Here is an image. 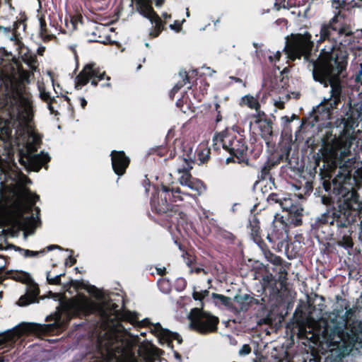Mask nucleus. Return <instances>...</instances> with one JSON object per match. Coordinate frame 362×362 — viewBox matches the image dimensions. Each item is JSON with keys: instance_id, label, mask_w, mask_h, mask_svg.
Listing matches in <instances>:
<instances>
[{"instance_id": "obj_49", "label": "nucleus", "mask_w": 362, "mask_h": 362, "mask_svg": "<svg viewBox=\"0 0 362 362\" xmlns=\"http://www.w3.org/2000/svg\"><path fill=\"white\" fill-rule=\"evenodd\" d=\"M295 118H296V116L293 115L291 117H288V116L283 117L281 118V119L286 123H289Z\"/></svg>"}, {"instance_id": "obj_40", "label": "nucleus", "mask_w": 362, "mask_h": 362, "mask_svg": "<svg viewBox=\"0 0 362 362\" xmlns=\"http://www.w3.org/2000/svg\"><path fill=\"white\" fill-rule=\"evenodd\" d=\"M281 52L279 51L276 52L273 55L269 57V59L271 62H275L280 59Z\"/></svg>"}, {"instance_id": "obj_25", "label": "nucleus", "mask_w": 362, "mask_h": 362, "mask_svg": "<svg viewBox=\"0 0 362 362\" xmlns=\"http://www.w3.org/2000/svg\"><path fill=\"white\" fill-rule=\"evenodd\" d=\"M39 90L41 99L47 103L49 110H50L51 113H53L54 110L51 103L54 99L50 96L49 92L46 91L42 86H39Z\"/></svg>"}, {"instance_id": "obj_5", "label": "nucleus", "mask_w": 362, "mask_h": 362, "mask_svg": "<svg viewBox=\"0 0 362 362\" xmlns=\"http://www.w3.org/2000/svg\"><path fill=\"white\" fill-rule=\"evenodd\" d=\"M350 310H346L345 316L339 317V311L336 310L329 314L330 322H327L322 332L320 343L325 346L329 351L343 358L354 349L362 353V338L351 334L346 330L347 317Z\"/></svg>"}, {"instance_id": "obj_58", "label": "nucleus", "mask_w": 362, "mask_h": 362, "mask_svg": "<svg viewBox=\"0 0 362 362\" xmlns=\"http://www.w3.org/2000/svg\"><path fill=\"white\" fill-rule=\"evenodd\" d=\"M165 268H163V269H158V272L160 274H163L165 273Z\"/></svg>"}, {"instance_id": "obj_1", "label": "nucleus", "mask_w": 362, "mask_h": 362, "mask_svg": "<svg viewBox=\"0 0 362 362\" xmlns=\"http://www.w3.org/2000/svg\"><path fill=\"white\" fill-rule=\"evenodd\" d=\"M0 79L5 84L6 111L9 119L0 124V139H13L18 146L19 161L26 169L38 171L49 160L48 154L43 152L35 154L40 136L33 124V105L31 95L21 86L16 88L11 77L0 70Z\"/></svg>"}, {"instance_id": "obj_42", "label": "nucleus", "mask_w": 362, "mask_h": 362, "mask_svg": "<svg viewBox=\"0 0 362 362\" xmlns=\"http://www.w3.org/2000/svg\"><path fill=\"white\" fill-rule=\"evenodd\" d=\"M90 292L93 293V294L99 300H102V293L96 289L95 288H93Z\"/></svg>"}, {"instance_id": "obj_54", "label": "nucleus", "mask_w": 362, "mask_h": 362, "mask_svg": "<svg viewBox=\"0 0 362 362\" xmlns=\"http://www.w3.org/2000/svg\"><path fill=\"white\" fill-rule=\"evenodd\" d=\"M275 105L276 107H278L279 108H283L284 107V104H283V102L281 101H278V102H276L275 103Z\"/></svg>"}, {"instance_id": "obj_4", "label": "nucleus", "mask_w": 362, "mask_h": 362, "mask_svg": "<svg viewBox=\"0 0 362 362\" xmlns=\"http://www.w3.org/2000/svg\"><path fill=\"white\" fill-rule=\"evenodd\" d=\"M346 54L341 47L325 48L322 50L316 61L309 62L313 78L325 87L330 86V96L325 98L323 103L317 106L315 110V120H327L330 118V108L334 107L339 101L341 85L339 74L346 66Z\"/></svg>"}, {"instance_id": "obj_11", "label": "nucleus", "mask_w": 362, "mask_h": 362, "mask_svg": "<svg viewBox=\"0 0 362 362\" xmlns=\"http://www.w3.org/2000/svg\"><path fill=\"white\" fill-rule=\"evenodd\" d=\"M136 5L137 11L140 14L148 18L154 25L153 30L149 33L150 36L153 37L158 36L163 30V25L160 18L154 12L148 2L144 0H139Z\"/></svg>"}, {"instance_id": "obj_14", "label": "nucleus", "mask_w": 362, "mask_h": 362, "mask_svg": "<svg viewBox=\"0 0 362 362\" xmlns=\"http://www.w3.org/2000/svg\"><path fill=\"white\" fill-rule=\"evenodd\" d=\"M214 141L215 142L214 145L217 148L221 144L224 149L228 151L231 155L237 157L243 156L247 151V147L243 144L240 146L238 141L233 140L230 142L228 137L223 136L220 134L214 136Z\"/></svg>"}, {"instance_id": "obj_47", "label": "nucleus", "mask_w": 362, "mask_h": 362, "mask_svg": "<svg viewBox=\"0 0 362 362\" xmlns=\"http://www.w3.org/2000/svg\"><path fill=\"white\" fill-rule=\"evenodd\" d=\"M79 103H80V105L81 107L83 109L85 108V107L87 105V101L84 98H79L78 99Z\"/></svg>"}, {"instance_id": "obj_27", "label": "nucleus", "mask_w": 362, "mask_h": 362, "mask_svg": "<svg viewBox=\"0 0 362 362\" xmlns=\"http://www.w3.org/2000/svg\"><path fill=\"white\" fill-rule=\"evenodd\" d=\"M165 200H163L161 204L158 203L156 204L155 201H153V205L158 213H165L170 210V205L167 203L166 195L164 197Z\"/></svg>"}, {"instance_id": "obj_19", "label": "nucleus", "mask_w": 362, "mask_h": 362, "mask_svg": "<svg viewBox=\"0 0 362 362\" xmlns=\"http://www.w3.org/2000/svg\"><path fill=\"white\" fill-rule=\"evenodd\" d=\"M257 125L261 137L268 144L273 132L272 122L269 120L266 119Z\"/></svg>"}, {"instance_id": "obj_39", "label": "nucleus", "mask_w": 362, "mask_h": 362, "mask_svg": "<svg viewBox=\"0 0 362 362\" xmlns=\"http://www.w3.org/2000/svg\"><path fill=\"white\" fill-rule=\"evenodd\" d=\"M356 82L362 84V63L360 64V69L355 76Z\"/></svg>"}, {"instance_id": "obj_12", "label": "nucleus", "mask_w": 362, "mask_h": 362, "mask_svg": "<svg viewBox=\"0 0 362 362\" xmlns=\"http://www.w3.org/2000/svg\"><path fill=\"white\" fill-rule=\"evenodd\" d=\"M105 72H100L97 69L95 63H90L84 66L83 70L80 72L76 78L75 87L79 90L85 86L89 80H91V84L96 86L98 84V80L103 79Z\"/></svg>"}, {"instance_id": "obj_8", "label": "nucleus", "mask_w": 362, "mask_h": 362, "mask_svg": "<svg viewBox=\"0 0 362 362\" xmlns=\"http://www.w3.org/2000/svg\"><path fill=\"white\" fill-rule=\"evenodd\" d=\"M311 35L308 33L304 34L291 35L286 37V42L284 47L288 58L294 60L303 56L307 59L313 47V42L310 41Z\"/></svg>"}, {"instance_id": "obj_13", "label": "nucleus", "mask_w": 362, "mask_h": 362, "mask_svg": "<svg viewBox=\"0 0 362 362\" xmlns=\"http://www.w3.org/2000/svg\"><path fill=\"white\" fill-rule=\"evenodd\" d=\"M40 24L39 36L44 42H47L56 38L55 34L52 32V28H54V23L51 19V14L45 11L40 12L38 16Z\"/></svg>"}, {"instance_id": "obj_7", "label": "nucleus", "mask_w": 362, "mask_h": 362, "mask_svg": "<svg viewBox=\"0 0 362 362\" xmlns=\"http://www.w3.org/2000/svg\"><path fill=\"white\" fill-rule=\"evenodd\" d=\"M42 330L41 326L35 323H22L11 330L0 334V355L13 347L21 337L28 332ZM8 355L0 356V362L8 361Z\"/></svg>"}, {"instance_id": "obj_16", "label": "nucleus", "mask_w": 362, "mask_h": 362, "mask_svg": "<svg viewBox=\"0 0 362 362\" xmlns=\"http://www.w3.org/2000/svg\"><path fill=\"white\" fill-rule=\"evenodd\" d=\"M150 329L151 332L158 337L161 344H165L168 346H170L173 339L177 340L179 344L182 341V339L177 333L172 332L168 329L163 328L160 323L152 325Z\"/></svg>"}, {"instance_id": "obj_35", "label": "nucleus", "mask_w": 362, "mask_h": 362, "mask_svg": "<svg viewBox=\"0 0 362 362\" xmlns=\"http://www.w3.org/2000/svg\"><path fill=\"white\" fill-rule=\"evenodd\" d=\"M226 100H227V98H225L223 99H220L219 100H218L217 102L215 103V109L218 113L217 119H216L217 121H220L221 119V117L220 116L221 111L219 110L221 104L226 103Z\"/></svg>"}, {"instance_id": "obj_56", "label": "nucleus", "mask_w": 362, "mask_h": 362, "mask_svg": "<svg viewBox=\"0 0 362 362\" xmlns=\"http://www.w3.org/2000/svg\"><path fill=\"white\" fill-rule=\"evenodd\" d=\"M201 269L199 268V267H197L194 269V270H193L192 269H190V272H195L196 273H199L200 272Z\"/></svg>"}, {"instance_id": "obj_21", "label": "nucleus", "mask_w": 362, "mask_h": 362, "mask_svg": "<svg viewBox=\"0 0 362 362\" xmlns=\"http://www.w3.org/2000/svg\"><path fill=\"white\" fill-rule=\"evenodd\" d=\"M187 167L184 166L183 168H179L177 169V173L181 174L179 180L182 185H185L191 180V175L189 172L192 168V166L188 163H187Z\"/></svg>"}, {"instance_id": "obj_45", "label": "nucleus", "mask_w": 362, "mask_h": 362, "mask_svg": "<svg viewBox=\"0 0 362 362\" xmlns=\"http://www.w3.org/2000/svg\"><path fill=\"white\" fill-rule=\"evenodd\" d=\"M269 200H270L271 202H276V203H279V204H280V201H281V199H279V198L277 197V195H276V194H272V195H270V197H269Z\"/></svg>"}, {"instance_id": "obj_23", "label": "nucleus", "mask_w": 362, "mask_h": 362, "mask_svg": "<svg viewBox=\"0 0 362 362\" xmlns=\"http://www.w3.org/2000/svg\"><path fill=\"white\" fill-rule=\"evenodd\" d=\"M184 186H187L192 191H194L198 194L202 193V192L205 189V187L203 183L198 180H190L187 184Z\"/></svg>"}, {"instance_id": "obj_46", "label": "nucleus", "mask_w": 362, "mask_h": 362, "mask_svg": "<svg viewBox=\"0 0 362 362\" xmlns=\"http://www.w3.org/2000/svg\"><path fill=\"white\" fill-rule=\"evenodd\" d=\"M180 27H181V24L180 23H177L176 21L175 22L174 24H171L170 25V28L172 29V30H177L178 31L180 29Z\"/></svg>"}, {"instance_id": "obj_32", "label": "nucleus", "mask_w": 362, "mask_h": 362, "mask_svg": "<svg viewBox=\"0 0 362 362\" xmlns=\"http://www.w3.org/2000/svg\"><path fill=\"white\" fill-rule=\"evenodd\" d=\"M62 274H57L54 276H52L50 272L47 273V279L48 282L51 284H59L60 282V278Z\"/></svg>"}, {"instance_id": "obj_55", "label": "nucleus", "mask_w": 362, "mask_h": 362, "mask_svg": "<svg viewBox=\"0 0 362 362\" xmlns=\"http://www.w3.org/2000/svg\"><path fill=\"white\" fill-rule=\"evenodd\" d=\"M33 232L30 231H25L24 233V238L26 239L28 235H31Z\"/></svg>"}, {"instance_id": "obj_9", "label": "nucleus", "mask_w": 362, "mask_h": 362, "mask_svg": "<svg viewBox=\"0 0 362 362\" xmlns=\"http://www.w3.org/2000/svg\"><path fill=\"white\" fill-rule=\"evenodd\" d=\"M188 317L189 327L201 334L214 332L217 329L218 318L202 309H192Z\"/></svg>"}, {"instance_id": "obj_2", "label": "nucleus", "mask_w": 362, "mask_h": 362, "mask_svg": "<svg viewBox=\"0 0 362 362\" xmlns=\"http://www.w3.org/2000/svg\"><path fill=\"white\" fill-rule=\"evenodd\" d=\"M358 127L354 115H351L341 120L336 127L334 137L331 132L323 139L325 148V160L330 173L334 175L332 180L333 190L339 196V201L346 209L357 211L362 215V202L360 201L356 192L351 187L353 182L362 185V180L358 175L353 179L351 175L355 160L351 156V148L356 140L355 128Z\"/></svg>"}, {"instance_id": "obj_60", "label": "nucleus", "mask_w": 362, "mask_h": 362, "mask_svg": "<svg viewBox=\"0 0 362 362\" xmlns=\"http://www.w3.org/2000/svg\"><path fill=\"white\" fill-rule=\"evenodd\" d=\"M76 19H74H74H72V20H71V22H72V24H73V27H75V22H76Z\"/></svg>"}, {"instance_id": "obj_59", "label": "nucleus", "mask_w": 362, "mask_h": 362, "mask_svg": "<svg viewBox=\"0 0 362 362\" xmlns=\"http://www.w3.org/2000/svg\"><path fill=\"white\" fill-rule=\"evenodd\" d=\"M163 17L164 18L165 20H166L167 18H170V16L168 15V13H163Z\"/></svg>"}, {"instance_id": "obj_33", "label": "nucleus", "mask_w": 362, "mask_h": 362, "mask_svg": "<svg viewBox=\"0 0 362 362\" xmlns=\"http://www.w3.org/2000/svg\"><path fill=\"white\" fill-rule=\"evenodd\" d=\"M210 149L208 148H204L199 153V158L201 162L204 163L208 160L209 158Z\"/></svg>"}, {"instance_id": "obj_24", "label": "nucleus", "mask_w": 362, "mask_h": 362, "mask_svg": "<svg viewBox=\"0 0 362 362\" xmlns=\"http://www.w3.org/2000/svg\"><path fill=\"white\" fill-rule=\"evenodd\" d=\"M242 103L247 105L248 107L255 110H257L260 106L257 99L250 95H245L242 98Z\"/></svg>"}, {"instance_id": "obj_43", "label": "nucleus", "mask_w": 362, "mask_h": 362, "mask_svg": "<svg viewBox=\"0 0 362 362\" xmlns=\"http://www.w3.org/2000/svg\"><path fill=\"white\" fill-rule=\"evenodd\" d=\"M180 75L182 78V82L179 86H175V88H179L180 87L182 86L184 84H185V83H186L185 81L187 80V76L185 72H183V73L180 72Z\"/></svg>"}, {"instance_id": "obj_34", "label": "nucleus", "mask_w": 362, "mask_h": 362, "mask_svg": "<svg viewBox=\"0 0 362 362\" xmlns=\"http://www.w3.org/2000/svg\"><path fill=\"white\" fill-rule=\"evenodd\" d=\"M38 221H39V218H38L37 216L36 215L35 216L34 215H32L29 220L25 221V223L26 225H28V227L35 228L37 226Z\"/></svg>"}, {"instance_id": "obj_15", "label": "nucleus", "mask_w": 362, "mask_h": 362, "mask_svg": "<svg viewBox=\"0 0 362 362\" xmlns=\"http://www.w3.org/2000/svg\"><path fill=\"white\" fill-rule=\"evenodd\" d=\"M287 223L284 221V217L276 215L272 223V230L267 235V239L270 243H275L277 240H282L284 233H286Z\"/></svg>"}, {"instance_id": "obj_61", "label": "nucleus", "mask_w": 362, "mask_h": 362, "mask_svg": "<svg viewBox=\"0 0 362 362\" xmlns=\"http://www.w3.org/2000/svg\"><path fill=\"white\" fill-rule=\"evenodd\" d=\"M161 4V1L158 0L156 2V6H160Z\"/></svg>"}, {"instance_id": "obj_53", "label": "nucleus", "mask_w": 362, "mask_h": 362, "mask_svg": "<svg viewBox=\"0 0 362 362\" xmlns=\"http://www.w3.org/2000/svg\"><path fill=\"white\" fill-rule=\"evenodd\" d=\"M162 190L163 192L165 193H168L170 191L171 192V189H170L169 187H166V186H162Z\"/></svg>"}, {"instance_id": "obj_57", "label": "nucleus", "mask_w": 362, "mask_h": 362, "mask_svg": "<svg viewBox=\"0 0 362 362\" xmlns=\"http://www.w3.org/2000/svg\"><path fill=\"white\" fill-rule=\"evenodd\" d=\"M322 202L325 204H329V199L328 198H325V197H323L322 198Z\"/></svg>"}, {"instance_id": "obj_22", "label": "nucleus", "mask_w": 362, "mask_h": 362, "mask_svg": "<svg viewBox=\"0 0 362 362\" xmlns=\"http://www.w3.org/2000/svg\"><path fill=\"white\" fill-rule=\"evenodd\" d=\"M240 305V309H246L254 299L247 294L235 295L233 299Z\"/></svg>"}, {"instance_id": "obj_36", "label": "nucleus", "mask_w": 362, "mask_h": 362, "mask_svg": "<svg viewBox=\"0 0 362 362\" xmlns=\"http://www.w3.org/2000/svg\"><path fill=\"white\" fill-rule=\"evenodd\" d=\"M251 352V348L248 344H244L239 350V355L245 356L248 355Z\"/></svg>"}, {"instance_id": "obj_17", "label": "nucleus", "mask_w": 362, "mask_h": 362, "mask_svg": "<svg viewBox=\"0 0 362 362\" xmlns=\"http://www.w3.org/2000/svg\"><path fill=\"white\" fill-rule=\"evenodd\" d=\"M111 160L114 172L119 176L122 175L129 165V158L122 151H112Z\"/></svg>"}, {"instance_id": "obj_31", "label": "nucleus", "mask_w": 362, "mask_h": 362, "mask_svg": "<svg viewBox=\"0 0 362 362\" xmlns=\"http://www.w3.org/2000/svg\"><path fill=\"white\" fill-rule=\"evenodd\" d=\"M266 258L269 262L272 263L274 265H279L281 263V259L280 257H277L276 255L272 254V253H267L265 255Z\"/></svg>"}, {"instance_id": "obj_38", "label": "nucleus", "mask_w": 362, "mask_h": 362, "mask_svg": "<svg viewBox=\"0 0 362 362\" xmlns=\"http://www.w3.org/2000/svg\"><path fill=\"white\" fill-rule=\"evenodd\" d=\"M30 74L28 71H22L20 74V78L22 82L28 83Z\"/></svg>"}, {"instance_id": "obj_26", "label": "nucleus", "mask_w": 362, "mask_h": 362, "mask_svg": "<svg viewBox=\"0 0 362 362\" xmlns=\"http://www.w3.org/2000/svg\"><path fill=\"white\" fill-rule=\"evenodd\" d=\"M265 117V113L263 111H261L259 108L257 109V110H255V113L251 117V121L250 122V125L253 123L258 124L262 122L265 121L267 119Z\"/></svg>"}, {"instance_id": "obj_6", "label": "nucleus", "mask_w": 362, "mask_h": 362, "mask_svg": "<svg viewBox=\"0 0 362 362\" xmlns=\"http://www.w3.org/2000/svg\"><path fill=\"white\" fill-rule=\"evenodd\" d=\"M16 185L11 187L2 186L0 189V208L6 207L13 202L25 200L30 204V206L35 204L39 197L33 194L24 187L30 182L28 178L21 173H17L12 177Z\"/></svg>"}, {"instance_id": "obj_50", "label": "nucleus", "mask_w": 362, "mask_h": 362, "mask_svg": "<svg viewBox=\"0 0 362 362\" xmlns=\"http://www.w3.org/2000/svg\"><path fill=\"white\" fill-rule=\"evenodd\" d=\"M18 279L22 280V281H26L27 279H28V276H27L24 274H19Z\"/></svg>"}, {"instance_id": "obj_48", "label": "nucleus", "mask_w": 362, "mask_h": 362, "mask_svg": "<svg viewBox=\"0 0 362 362\" xmlns=\"http://www.w3.org/2000/svg\"><path fill=\"white\" fill-rule=\"evenodd\" d=\"M75 262H76V259L74 258L71 257V256H69V258L66 260V264H69L70 266L75 264Z\"/></svg>"}, {"instance_id": "obj_37", "label": "nucleus", "mask_w": 362, "mask_h": 362, "mask_svg": "<svg viewBox=\"0 0 362 362\" xmlns=\"http://www.w3.org/2000/svg\"><path fill=\"white\" fill-rule=\"evenodd\" d=\"M171 192H172V194H173V199L174 202L182 200V198H181V197L180 195V190L179 188H176V189L172 188L171 189Z\"/></svg>"}, {"instance_id": "obj_3", "label": "nucleus", "mask_w": 362, "mask_h": 362, "mask_svg": "<svg viewBox=\"0 0 362 362\" xmlns=\"http://www.w3.org/2000/svg\"><path fill=\"white\" fill-rule=\"evenodd\" d=\"M358 127L354 115H351L341 120L336 127L334 137L331 132L323 139L325 148V160L330 173L334 175L332 180L333 190L339 196V201L346 209L357 211L362 215V202L360 201L356 192L351 187L353 182L362 185V180L358 175L353 179L351 175L355 160L351 156V148L356 140L355 128Z\"/></svg>"}, {"instance_id": "obj_62", "label": "nucleus", "mask_w": 362, "mask_h": 362, "mask_svg": "<svg viewBox=\"0 0 362 362\" xmlns=\"http://www.w3.org/2000/svg\"><path fill=\"white\" fill-rule=\"evenodd\" d=\"M186 15H187V17H189V10H188V8H187Z\"/></svg>"}, {"instance_id": "obj_51", "label": "nucleus", "mask_w": 362, "mask_h": 362, "mask_svg": "<svg viewBox=\"0 0 362 362\" xmlns=\"http://www.w3.org/2000/svg\"><path fill=\"white\" fill-rule=\"evenodd\" d=\"M56 248L61 249V247L59 246L56 245H49L47 247L48 251L52 250L53 249H56Z\"/></svg>"}, {"instance_id": "obj_63", "label": "nucleus", "mask_w": 362, "mask_h": 362, "mask_svg": "<svg viewBox=\"0 0 362 362\" xmlns=\"http://www.w3.org/2000/svg\"><path fill=\"white\" fill-rule=\"evenodd\" d=\"M145 46H146V47H149L148 43V42H146V43H145Z\"/></svg>"}, {"instance_id": "obj_41", "label": "nucleus", "mask_w": 362, "mask_h": 362, "mask_svg": "<svg viewBox=\"0 0 362 362\" xmlns=\"http://www.w3.org/2000/svg\"><path fill=\"white\" fill-rule=\"evenodd\" d=\"M38 253H44V251L42 250L40 252H35V251H31V250H24V255L25 257H34V256H36Z\"/></svg>"}, {"instance_id": "obj_20", "label": "nucleus", "mask_w": 362, "mask_h": 362, "mask_svg": "<svg viewBox=\"0 0 362 362\" xmlns=\"http://www.w3.org/2000/svg\"><path fill=\"white\" fill-rule=\"evenodd\" d=\"M280 206L284 210L297 215L301 214L303 211V209L301 207L293 206L291 199L289 198H284V199H281V201H280Z\"/></svg>"}, {"instance_id": "obj_64", "label": "nucleus", "mask_w": 362, "mask_h": 362, "mask_svg": "<svg viewBox=\"0 0 362 362\" xmlns=\"http://www.w3.org/2000/svg\"><path fill=\"white\" fill-rule=\"evenodd\" d=\"M105 86H110V83H105Z\"/></svg>"}, {"instance_id": "obj_28", "label": "nucleus", "mask_w": 362, "mask_h": 362, "mask_svg": "<svg viewBox=\"0 0 362 362\" xmlns=\"http://www.w3.org/2000/svg\"><path fill=\"white\" fill-rule=\"evenodd\" d=\"M213 297L215 299H218L220 300V302L227 306V307H231L232 306V303H233V299L229 298V297H227V296H225L223 295H221V294H217V293H214L213 294Z\"/></svg>"}, {"instance_id": "obj_30", "label": "nucleus", "mask_w": 362, "mask_h": 362, "mask_svg": "<svg viewBox=\"0 0 362 362\" xmlns=\"http://www.w3.org/2000/svg\"><path fill=\"white\" fill-rule=\"evenodd\" d=\"M15 30H16L15 26H13V28H11V27L6 28V27H4V26H0V33H1L6 34V33H11V35H8V38H9V40H11L12 41L16 40V34L14 33Z\"/></svg>"}, {"instance_id": "obj_10", "label": "nucleus", "mask_w": 362, "mask_h": 362, "mask_svg": "<svg viewBox=\"0 0 362 362\" xmlns=\"http://www.w3.org/2000/svg\"><path fill=\"white\" fill-rule=\"evenodd\" d=\"M351 34L352 31L349 28L342 26L339 21V16H335L332 18L329 24L322 25L320 36L317 42L323 41L325 39L335 41L338 40L340 41V44H341V37Z\"/></svg>"}, {"instance_id": "obj_18", "label": "nucleus", "mask_w": 362, "mask_h": 362, "mask_svg": "<svg viewBox=\"0 0 362 362\" xmlns=\"http://www.w3.org/2000/svg\"><path fill=\"white\" fill-rule=\"evenodd\" d=\"M39 294L38 288L35 286H32L25 295L21 296L18 302L20 306H25L30 303L35 302L36 298Z\"/></svg>"}, {"instance_id": "obj_44", "label": "nucleus", "mask_w": 362, "mask_h": 362, "mask_svg": "<svg viewBox=\"0 0 362 362\" xmlns=\"http://www.w3.org/2000/svg\"><path fill=\"white\" fill-rule=\"evenodd\" d=\"M357 1H358L357 2L354 0L351 1L349 3L351 6V7H361L362 6V0H357Z\"/></svg>"}, {"instance_id": "obj_29", "label": "nucleus", "mask_w": 362, "mask_h": 362, "mask_svg": "<svg viewBox=\"0 0 362 362\" xmlns=\"http://www.w3.org/2000/svg\"><path fill=\"white\" fill-rule=\"evenodd\" d=\"M208 295L209 291L207 290H197L196 288H194L192 294L194 299L196 300H202Z\"/></svg>"}, {"instance_id": "obj_52", "label": "nucleus", "mask_w": 362, "mask_h": 362, "mask_svg": "<svg viewBox=\"0 0 362 362\" xmlns=\"http://www.w3.org/2000/svg\"><path fill=\"white\" fill-rule=\"evenodd\" d=\"M45 47H43V46H40V47H38V49H37V52H38V54H43V52H45Z\"/></svg>"}]
</instances>
